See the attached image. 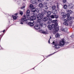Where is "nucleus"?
Wrapping results in <instances>:
<instances>
[{
	"label": "nucleus",
	"instance_id": "nucleus-1",
	"mask_svg": "<svg viewBox=\"0 0 74 74\" xmlns=\"http://www.w3.org/2000/svg\"><path fill=\"white\" fill-rule=\"evenodd\" d=\"M42 18H43V16L42 15V14H39L37 15V19L38 20H39L38 21L37 24H38V23H39V26L41 27H42V25H43L42 23L41 22V20L42 19Z\"/></svg>",
	"mask_w": 74,
	"mask_h": 74
},
{
	"label": "nucleus",
	"instance_id": "nucleus-2",
	"mask_svg": "<svg viewBox=\"0 0 74 74\" xmlns=\"http://www.w3.org/2000/svg\"><path fill=\"white\" fill-rule=\"evenodd\" d=\"M52 23L54 24V26L53 28V30L54 32L56 33V32H58L59 30V28L56 27V26L58 25V21L57 20H53L52 21Z\"/></svg>",
	"mask_w": 74,
	"mask_h": 74
},
{
	"label": "nucleus",
	"instance_id": "nucleus-3",
	"mask_svg": "<svg viewBox=\"0 0 74 74\" xmlns=\"http://www.w3.org/2000/svg\"><path fill=\"white\" fill-rule=\"evenodd\" d=\"M64 21L65 22L63 24L64 25L66 26H68L69 24L67 23L69 21H70L71 20V18L70 17H68L67 18V20L66 19H64Z\"/></svg>",
	"mask_w": 74,
	"mask_h": 74
},
{
	"label": "nucleus",
	"instance_id": "nucleus-4",
	"mask_svg": "<svg viewBox=\"0 0 74 74\" xmlns=\"http://www.w3.org/2000/svg\"><path fill=\"white\" fill-rule=\"evenodd\" d=\"M29 16V14L27 13H26V16H25V15H24L23 18L21 19V21H22V22H24V21H25L26 20V18H27Z\"/></svg>",
	"mask_w": 74,
	"mask_h": 74
},
{
	"label": "nucleus",
	"instance_id": "nucleus-5",
	"mask_svg": "<svg viewBox=\"0 0 74 74\" xmlns=\"http://www.w3.org/2000/svg\"><path fill=\"white\" fill-rule=\"evenodd\" d=\"M54 26H55V24H53L51 25H49L48 26V27L49 30H51L52 29L53 30Z\"/></svg>",
	"mask_w": 74,
	"mask_h": 74
},
{
	"label": "nucleus",
	"instance_id": "nucleus-6",
	"mask_svg": "<svg viewBox=\"0 0 74 74\" xmlns=\"http://www.w3.org/2000/svg\"><path fill=\"white\" fill-rule=\"evenodd\" d=\"M65 42L64 41V39H63L62 41H60V46H63L64 45Z\"/></svg>",
	"mask_w": 74,
	"mask_h": 74
},
{
	"label": "nucleus",
	"instance_id": "nucleus-7",
	"mask_svg": "<svg viewBox=\"0 0 74 74\" xmlns=\"http://www.w3.org/2000/svg\"><path fill=\"white\" fill-rule=\"evenodd\" d=\"M44 6L43 7L44 9L45 10H47L48 9V6L47 5V3H44Z\"/></svg>",
	"mask_w": 74,
	"mask_h": 74
},
{
	"label": "nucleus",
	"instance_id": "nucleus-8",
	"mask_svg": "<svg viewBox=\"0 0 74 74\" xmlns=\"http://www.w3.org/2000/svg\"><path fill=\"white\" fill-rule=\"evenodd\" d=\"M34 27L35 29H36V30H38V29H40V27H41V26H38V25H36L35 26H34Z\"/></svg>",
	"mask_w": 74,
	"mask_h": 74
},
{
	"label": "nucleus",
	"instance_id": "nucleus-9",
	"mask_svg": "<svg viewBox=\"0 0 74 74\" xmlns=\"http://www.w3.org/2000/svg\"><path fill=\"white\" fill-rule=\"evenodd\" d=\"M61 15L62 17H63V18H65L66 17V14H65L64 12L61 13Z\"/></svg>",
	"mask_w": 74,
	"mask_h": 74
},
{
	"label": "nucleus",
	"instance_id": "nucleus-10",
	"mask_svg": "<svg viewBox=\"0 0 74 74\" xmlns=\"http://www.w3.org/2000/svg\"><path fill=\"white\" fill-rule=\"evenodd\" d=\"M47 17H49V16L51 15V14H52V12L51 11H48L47 12Z\"/></svg>",
	"mask_w": 74,
	"mask_h": 74
},
{
	"label": "nucleus",
	"instance_id": "nucleus-11",
	"mask_svg": "<svg viewBox=\"0 0 74 74\" xmlns=\"http://www.w3.org/2000/svg\"><path fill=\"white\" fill-rule=\"evenodd\" d=\"M74 5L72 4V3H70L68 5L69 8V9H71L73 8Z\"/></svg>",
	"mask_w": 74,
	"mask_h": 74
},
{
	"label": "nucleus",
	"instance_id": "nucleus-12",
	"mask_svg": "<svg viewBox=\"0 0 74 74\" xmlns=\"http://www.w3.org/2000/svg\"><path fill=\"white\" fill-rule=\"evenodd\" d=\"M39 31L40 32H41L42 33L44 34H47V32L46 31H44L42 30L41 29H39Z\"/></svg>",
	"mask_w": 74,
	"mask_h": 74
},
{
	"label": "nucleus",
	"instance_id": "nucleus-13",
	"mask_svg": "<svg viewBox=\"0 0 74 74\" xmlns=\"http://www.w3.org/2000/svg\"><path fill=\"white\" fill-rule=\"evenodd\" d=\"M38 7L40 8H42V7H44V5H43V4L41 3H40L39 4Z\"/></svg>",
	"mask_w": 74,
	"mask_h": 74
},
{
	"label": "nucleus",
	"instance_id": "nucleus-14",
	"mask_svg": "<svg viewBox=\"0 0 74 74\" xmlns=\"http://www.w3.org/2000/svg\"><path fill=\"white\" fill-rule=\"evenodd\" d=\"M60 45L59 44H56L54 45V47L56 48H59Z\"/></svg>",
	"mask_w": 74,
	"mask_h": 74
},
{
	"label": "nucleus",
	"instance_id": "nucleus-15",
	"mask_svg": "<svg viewBox=\"0 0 74 74\" xmlns=\"http://www.w3.org/2000/svg\"><path fill=\"white\" fill-rule=\"evenodd\" d=\"M32 4H36L37 2L36 1H32Z\"/></svg>",
	"mask_w": 74,
	"mask_h": 74
},
{
	"label": "nucleus",
	"instance_id": "nucleus-16",
	"mask_svg": "<svg viewBox=\"0 0 74 74\" xmlns=\"http://www.w3.org/2000/svg\"><path fill=\"white\" fill-rule=\"evenodd\" d=\"M30 19L31 20H35L36 19V16H31L30 18Z\"/></svg>",
	"mask_w": 74,
	"mask_h": 74
},
{
	"label": "nucleus",
	"instance_id": "nucleus-17",
	"mask_svg": "<svg viewBox=\"0 0 74 74\" xmlns=\"http://www.w3.org/2000/svg\"><path fill=\"white\" fill-rule=\"evenodd\" d=\"M53 11L52 12L53 14H56L57 13V11L55 9V10H53Z\"/></svg>",
	"mask_w": 74,
	"mask_h": 74
},
{
	"label": "nucleus",
	"instance_id": "nucleus-18",
	"mask_svg": "<svg viewBox=\"0 0 74 74\" xmlns=\"http://www.w3.org/2000/svg\"><path fill=\"white\" fill-rule=\"evenodd\" d=\"M42 19L44 22H46L48 20V18L47 17H43Z\"/></svg>",
	"mask_w": 74,
	"mask_h": 74
},
{
	"label": "nucleus",
	"instance_id": "nucleus-19",
	"mask_svg": "<svg viewBox=\"0 0 74 74\" xmlns=\"http://www.w3.org/2000/svg\"><path fill=\"white\" fill-rule=\"evenodd\" d=\"M67 12H68L69 14H71L73 13V11L71 10H67Z\"/></svg>",
	"mask_w": 74,
	"mask_h": 74
},
{
	"label": "nucleus",
	"instance_id": "nucleus-20",
	"mask_svg": "<svg viewBox=\"0 0 74 74\" xmlns=\"http://www.w3.org/2000/svg\"><path fill=\"white\" fill-rule=\"evenodd\" d=\"M28 25H29V26H30L31 27H32V26H33L34 25L33 23H31V22H29L28 23Z\"/></svg>",
	"mask_w": 74,
	"mask_h": 74
},
{
	"label": "nucleus",
	"instance_id": "nucleus-21",
	"mask_svg": "<svg viewBox=\"0 0 74 74\" xmlns=\"http://www.w3.org/2000/svg\"><path fill=\"white\" fill-rule=\"evenodd\" d=\"M51 8L53 10H56V9H55V8H56V6H55V5L51 7Z\"/></svg>",
	"mask_w": 74,
	"mask_h": 74
},
{
	"label": "nucleus",
	"instance_id": "nucleus-22",
	"mask_svg": "<svg viewBox=\"0 0 74 74\" xmlns=\"http://www.w3.org/2000/svg\"><path fill=\"white\" fill-rule=\"evenodd\" d=\"M56 38H59L60 37V34H59L58 33H57L56 35Z\"/></svg>",
	"mask_w": 74,
	"mask_h": 74
},
{
	"label": "nucleus",
	"instance_id": "nucleus-23",
	"mask_svg": "<svg viewBox=\"0 0 74 74\" xmlns=\"http://www.w3.org/2000/svg\"><path fill=\"white\" fill-rule=\"evenodd\" d=\"M31 11L32 12H36V9L35 8H33L31 9Z\"/></svg>",
	"mask_w": 74,
	"mask_h": 74
},
{
	"label": "nucleus",
	"instance_id": "nucleus-24",
	"mask_svg": "<svg viewBox=\"0 0 74 74\" xmlns=\"http://www.w3.org/2000/svg\"><path fill=\"white\" fill-rule=\"evenodd\" d=\"M63 7L64 9H67V5H64Z\"/></svg>",
	"mask_w": 74,
	"mask_h": 74
},
{
	"label": "nucleus",
	"instance_id": "nucleus-25",
	"mask_svg": "<svg viewBox=\"0 0 74 74\" xmlns=\"http://www.w3.org/2000/svg\"><path fill=\"white\" fill-rule=\"evenodd\" d=\"M64 30L65 32H67V28H64Z\"/></svg>",
	"mask_w": 74,
	"mask_h": 74
},
{
	"label": "nucleus",
	"instance_id": "nucleus-26",
	"mask_svg": "<svg viewBox=\"0 0 74 74\" xmlns=\"http://www.w3.org/2000/svg\"><path fill=\"white\" fill-rule=\"evenodd\" d=\"M45 12H41V15H43V16H44V14H45Z\"/></svg>",
	"mask_w": 74,
	"mask_h": 74
},
{
	"label": "nucleus",
	"instance_id": "nucleus-27",
	"mask_svg": "<svg viewBox=\"0 0 74 74\" xmlns=\"http://www.w3.org/2000/svg\"><path fill=\"white\" fill-rule=\"evenodd\" d=\"M70 13H68L66 14V16L67 17H70Z\"/></svg>",
	"mask_w": 74,
	"mask_h": 74
},
{
	"label": "nucleus",
	"instance_id": "nucleus-28",
	"mask_svg": "<svg viewBox=\"0 0 74 74\" xmlns=\"http://www.w3.org/2000/svg\"><path fill=\"white\" fill-rule=\"evenodd\" d=\"M30 8H31V9H33V8H33V5H30Z\"/></svg>",
	"mask_w": 74,
	"mask_h": 74
},
{
	"label": "nucleus",
	"instance_id": "nucleus-29",
	"mask_svg": "<svg viewBox=\"0 0 74 74\" xmlns=\"http://www.w3.org/2000/svg\"><path fill=\"white\" fill-rule=\"evenodd\" d=\"M30 10H27L26 12V14H30Z\"/></svg>",
	"mask_w": 74,
	"mask_h": 74
},
{
	"label": "nucleus",
	"instance_id": "nucleus-30",
	"mask_svg": "<svg viewBox=\"0 0 74 74\" xmlns=\"http://www.w3.org/2000/svg\"><path fill=\"white\" fill-rule=\"evenodd\" d=\"M13 18L14 19V20H15V19H16L17 18L15 16H13Z\"/></svg>",
	"mask_w": 74,
	"mask_h": 74
},
{
	"label": "nucleus",
	"instance_id": "nucleus-31",
	"mask_svg": "<svg viewBox=\"0 0 74 74\" xmlns=\"http://www.w3.org/2000/svg\"><path fill=\"white\" fill-rule=\"evenodd\" d=\"M50 17L52 18H55V16L53 15H51Z\"/></svg>",
	"mask_w": 74,
	"mask_h": 74
},
{
	"label": "nucleus",
	"instance_id": "nucleus-32",
	"mask_svg": "<svg viewBox=\"0 0 74 74\" xmlns=\"http://www.w3.org/2000/svg\"><path fill=\"white\" fill-rule=\"evenodd\" d=\"M38 3H42V1L41 0H38Z\"/></svg>",
	"mask_w": 74,
	"mask_h": 74
},
{
	"label": "nucleus",
	"instance_id": "nucleus-33",
	"mask_svg": "<svg viewBox=\"0 0 74 74\" xmlns=\"http://www.w3.org/2000/svg\"><path fill=\"white\" fill-rule=\"evenodd\" d=\"M23 12H22V11H21L20 12V14L21 15H23Z\"/></svg>",
	"mask_w": 74,
	"mask_h": 74
},
{
	"label": "nucleus",
	"instance_id": "nucleus-34",
	"mask_svg": "<svg viewBox=\"0 0 74 74\" xmlns=\"http://www.w3.org/2000/svg\"><path fill=\"white\" fill-rule=\"evenodd\" d=\"M33 12V14L34 15H37V14H36V12Z\"/></svg>",
	"mask_w": 74,
	"mask_h": 74
},
{
	"label": "nucleus",
	"instance_id": "nucleus-35",
	"mask_svg": "<svg viewBox=\"0 0 74 74\" xmlns=\"http://www.w3.org/2000/svg\"><path fill=\"white\" fill-rule=\"evenodd\" d=\"M54 16H55V18H58L59 17L58 15H56Z\"/></svg>",
	"mask_w": 74,
	"mask_h": 74
},
{
	"label": "nucleus",
	"instance_id": "nucleus-36",
	"mask_svg": "<svg viewBox=\"0 0 74 74\" xmlns=\"http://www.w3.org/2000/svg\"><path fill=\"white\" fill-rule=\"evenodd\" d=\"M44 12H45V13H47V12H47V11L44 9Z\"/></svg>",
	"mask_w": 74,
	"mask_h": 74
},
{
	"label": "nucleus",
	"instance_id": "nucleus-37",
	"mask_svg": "<svg viewBox=\"0 0 74 74\" xmlns=\"http://www.w3.org/2000/svg\"><path fill=\"white\" fill-rule=\"evenodd\" d=\"M51 22H52L51 21H49L47 22V24H50L51 23Z\"/></svg>",
	"mask_w": 74,
	"mask_h": 74
},
{
	"label": "nucleus",
	"instance_id": "nucleus-38",
	"mask_svg": "<svg viewBox=\"0 0 74 74\" xmlns=\"http://www.w3.org/2000/svg\"><path fill=\"white\" fill-rule=\"evenodd\" d=\"M25 6L24 5L23 6H22L21 7V9H23V8H25Z\"/></svg>",
	"mask_w": 74,
	"mask_h": 74
},
{
	"label": "nucleus",
	"instance_id": "nucleus-39",
	"mask_svg": "<svg viewBox=\"0 0 74 74\" xmlns=\"http://www.w3.org/2000/svg\"><path fill=\"white\" fill-rule=\"evenodd\" d=\"M49 21H50L51 22H52V19H51V18H49L48 19Z\"/></svg>",
	"mask_w": 74,
	"mask_h": 74
},
{
	"label": "nucleus",
	"instance_id": "nucleus-40",
	"mask_svg": "<svg viewBox=\"0 0 74 74\" xmlns=\"http://www.w3.org/2000/svg\"><path fill=\"white\" fill-rule=\"evenodd\" d=\"M63 1L64 3H65L66 2V0H63Z\"/></svg>",
	"mask_w": 74,
	"mask_h": 74
},
{
	"label": "nucleus",
	"instance_id": "nucleus-41",
	"mask_svg": "<svg viewBox=\"0 0 74 74\" xmlns=\"http://www.w3.org/2000/svg\"><path fill=\"white\" fill-rule=\"evenodd\" d=\"M71 37V38H73L74 37V35H72Z\"/></svg>",
	"mask_w": 74,
	"mask_h": 74
},
{
	"label": "nucleus",
	"instance_id": "nucleus-42",
	"mask_svg": "<svg viewBox=\"0 0 74 74\" xmlns=\"http://www.w3.org/2000/svg\"><path fill=\"white\" fill-rule=\"evenodd\" d=\"M23 22H20V24H23Z\"/></svg>",
	"mask_w": 74,
	"mask_h": 74
},
{
	"label": "nucleus",
	"instance_id": "nucleus-43",
	"mask_svg": "<svg viewBox=\"0 0 74 74\" xmlns=\"http://www.w3.org/2000/svg\"><path fill=\"white\" fill-rule=\"evenodd\" d=\"M48 43L49 44L50 43V39H49L48 41Z\"/></svg>",
	"mask_w": 74,
	"mask_h": 74
},
{
	"label": "nucleus",
	"instance_id": "nucleus-44",
	"mask_svg": "<svg viewBox=\"0 0 74 74\" xmlns=\"http://www.w3.org/2000/svg\"><path fill=\"white\" fill-rule=\"evenodd\" d=\"M52 44H55V42L53 41V42H52Z\"/></svg>",
	"mask_w": 74,
	"mask_h": 74
},
{
	"label": "nucleus",
	"instance_id": "nucleus-45",
	"mask_svg": "<svg viewBox=\"0 0 74 74\" xmlns=\"http://www.w3.org/2000/svg\"><path fill=\"white\" fill-rule=\"evenodd\" d=\"M40 10H41V11H42V9L41 8V9H40Z\"/></svg>",
	"mask_w": 74,
	"mask_h": 74
},
{
	"label": "nucleus",
	"instance_id": "nucleus-46",
	"mask_svg": "<svg viewBox=\"0 0 74 74\" xmlns=\"http://www.w3.org/2000/svg\"><path fill=\"white\" fill-rule=\"evenodd\" d=\"M50 39H51L52 38V37L51 36H50Z\"/></svg>",
	"mask_w": 74,
	"mask_h": 74
},
{
	"label": "nucleus",
	"instance_id": "nucleus-47",
	"mask_svg": "<svg viewBox=\"0 0 74 74\" xmlns=\"http://www.w3.org/2000/svg\"><path fill=\"white\" fill-rule=\"evenodd\" d=\"M4 32H5V30H3V33H4Z\"/></svg>",
	"mask_w": 74,
	"mask_h": 74
},
{
	"label": "nucleus",
	"instance_id": "nucleus-48",
	"mask_svg": "<svg viewBox=\"0 0 74 74\" xmlns=\"http://www.w3.org/2000/svg\"><path fill=\"white\" fill-rule=\"evenodd\" d=\"M18 14H17V13H16V14H15V15H17Z\"/></svg>",
	"mask_w": 74,
	"mask_h": 74
},
{
	"label": "nucleus",
	"instance_id": "nucleus-49",
	"mask_svg": "<svg viewBox=\"0 0 74 74\" xmlns=\"http://www.w3.org/2000/svg\"><path fill=\"white\" fill-rule=\"evenodd\" d=\"M73 30L74 31V27H73Z\"/></svg>",
	"mask_w": 74,
	"mask_h": 74
},
{
	"label": "nucleus",
	"instance_id": "nucleus-50",
	"mask_svg": "<svg viewBox=\"0 0 74 74\" xmlns=\"http://www.w3.org/2000/svg\"><path fill=\"white\" fill-rule=\"evenodd\" d=\"M46 1H49V0H46Z\"/></svg>",
	"mask_w": 74,
	"mask_h": 74
},
{
	"label": "nucleus",
	"instance_id": "nucleus-51",
	"mask_svg": "<svg viewBox=\"0 0 74 74\" xmlns=\"http://www.w3.org/2000/svg\"><path fill=\"white\" fill-rule=\"evenodd\" d=\"M57 6H58V5H57Z\"/></svg>",
	"mask_w": 74,
	"mask_h": 74
}]
</instances>
